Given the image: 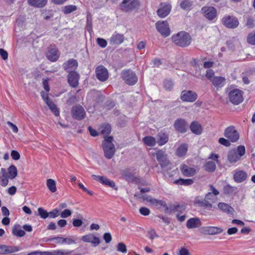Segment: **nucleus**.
I'll return each mask as SVG.
<instances>
[{"label":"nucleus","mask_w":255,"mask_h":255,"mask_svg":"<svg viewBox=\"0 0 255 255\" xmlns=\"http://www.w3.org/2000/svg\"><path fill=\"white\" fill-rule=\"evenodd\" d=\"M172 41L178 46L185 47L190 44L191 37L185 31H180L172 36Z\"/></svg>","instance_id":"f257e3e1"},{"label":"nucleus","mask_w":255,"mask_h":255,"mask_svg":"<svg viewBox=\"0 0 255 255\" xmlns=\"http://www.w3.org/2000/svg\"><path fill=\"white\" fill-rule=\"evenodd\" d=\"M246 149L244 145H239L236 148L230 150L227 155V159L231 163H235L240 161L245 154Z\"/></svg>","instance_id":"f03ea898"},{"label":"nucleus","mask_w":255,"mask_h":255,"mask_svg":"<svg viewBox=\"0 0 255 255\" xmlns=\"http://www.w3.org/2000/svg\"><path fill=\"white\" fill-rule=\"evenodd\" d=\"M113 137L109 136L105 137L103 142V149L105 156L109 159L114 156L116 152L115 146L113 143Z\"/></svg>","instance_id":"7ed1b4c3"},{"label":"nucleus","mask_w":255,"mask_h":255,"mask_svg":"<svg viewBox=\"0 0 255 255\" xmlns=\"http://www.w3.org/2000/svg\"><path fill=\"white\" fill-rule=\"evenodd\" d=\"M243 92L241 90L236 89L230 91L228 94L229 100L234 105H239L243 101Z\"/></svg>","instance_id":"20e7f679"},{"label":"nucleus","mask_w":255,"mask_h":255,"mask_svg":"<svg viewBox=\"0 0 255 255\" xmlns=\"http://www.w3.org/2000/svg\"><path fill=\"white\" fill-rule=\"evenodd\" d=\"M121 74L123 80L129 85H133L137 81L136 74L130 69L123 71Z\"/></svg>","instance_id":"39448f33"},{"label":"nucleus","mask_w":255,"mask_h":255,"mask_svg":"<svg viewBox=\"0 0 255 255\" xmlns=\"http://www.w3.org/2000/svg\"><path fill=\"white\" fill-rule=\"evenodd\" d=\"M73 251H65L63 250H55L52 252L37 251L31 252L27 255H80V254H72Z\"/></svg>","instance_id":"423d86ee"},{"label":"nucleus","mask_w":255,"mask_h":255,"mask_svg":"<svg viewBox=\"0 0 255 255\" xmlns=\"http://www.w3.org/2000/svg\"><path fill=\"white\" fill-rule=\"evenodd\" d=\"M221 22L226 27L231 29H235L239 25L238 18L233 15H225L222 18Z\"/></svg>","instance_id":"0eeeda50"},{"label":"nucleus","mask_w":255,"mask_h":255,"mask_svg":"<svg viewBox=\"0 0 255 255\" xmlns=\"http://www.w3.org/2000/svg\"><path fill=\"white\" fill-rule=\"evenodd\" d=\"M139 5L138 0H124L121 4V9L123 11L127 12L138 8Z\"/></svg>","instance_id":"6e6552de"},{"label":"nucleus","mask_w":255,"mask_h":255,"mask_svg":"<svg viewBox=\"0 0 255 255\" xmlns=\"http://www.w3.org/2000/svg\"><path fill=\"white\" fill-rule=\"evenodd\" d=\"M71 113L72 117L77 120H81L84 119L86 116V112L84 108L80 105L73 106Z\"/></svg>","instance_id":"1a4fd4ad"},{"label":"nucleus","mask_w":255,"mask_h":255,"mask_svg":"<svg viewBox=\"0 0 255 255\" xmlns=\"http://www.w3.org/2000/svg\"><path fill=\"white\" fill-rule=\"evenodd\" d=\"M224 136L232 142L237 141L239 138V134L234 126L228 127L225 129Z\"/></svg>","instance_id":"9d476101"},{"label":"nucleus","mask_w":255,"mask_h":255,"mask_svg":"<svg viewBox=\"0 0 255 255\" xmlns=\"http://www.w3.org/2000/svg\"><path fill=\"white\" fill-rule=\"evenodd\" d=\"M201 12L204 16L209 20H213L217 15L216 9L213 6H203L201 8Z\"/></svg>","instance_id":"9b49d317"},{"label":"nucleus","mask_w":255,"mask_h":255,"mask_svg":"<svg viewBox=\"0 0 255 255\" xmlns=\"http://www.w3.org/2000/svg\"><path fill=\"white\" fill-rule=\"evenodd\" d=\"M156 27L157 31L163 36L167 37L169 35L170 30L168 22L166 21H158L156 23Z\"/></svg>","instance_id":"f8f14e48"},{"label":"nucleus","mask_w":255,"mask_h":255,"mask_svg":"<svg viewBox=\"0 0 255 255\" xmlns=\"http://www.w3.org/2000/svg\"><path fill=\"white\" fill-rule=\"evenodd\" d=\"M171 5L168 2H162L157 10V14L160 18L167 16L171 11Z\"/></svg>","instance_id":"ddd939ff"},{"label":"nucleus","mask_w":255,"mask_h":255,"mask_svg":"<svg viewBox=\"0 0 255 255\" xmlns=\"http://www.w3.org/2000/svg\"><path fill=\"white\" fill-rule=\"evenodd\" d=\"M196 92L191 90L183 91L180 95V99L183 102H193L197 99Z\"/></svg>","instance_id":"4468645a"},{"label":"nucleus","mask_w":255,"mask_h":255,"mask_svg":"<svg viewBox=\"0 0 255 255\" xmlns=\"http://www.w3.org/2000/svg\"><path fill=\"white\" fill-rule=\"evenodd\" d=\"M154 155L156 156V159L162 168H165L169 164L170 162L167 159V155L163 150H158Z\"/></svg>","instance_id":"2eb2a0df"},{"label":"nucleus","mask_w":255,"mask_h":255,"mask_svg":"<svg viewBox=\"0 0 255 255\" xmlns=\"http://www.w3.org/2000/svg\"><path fill=\"white\" fill-rule=\"evenodd\" d=\"M180 169L183 176L188 177L194 176L198 171L197 168L190 167L185 164H181Z\"/></svg>","instance_id":"dca6fc26"},{"label":"nucleus","mask_w":255,"mask_h":255,"mask_svg":"<svg viewBox=\"0 0 255 255\" xmlns=\"http://www.w3.org/2000/svg\"><path fill=\"white\" fill-rule=\"evenodd\" d=\"M174 127L178 132L181 133H185L187 130L188 123L184 119H178L174 122Z\"/></svg>","instance_id":"f3484780"},{"label":"nucleus","mask_w":255,"mask_h":255,"mask_svg":"<svg viewBox=\"0 0 255 255\" xmlns=\"http://www.w3.org/2000/svg\"><path fill=\"white\" fill-rule=\"evenodd\" d=\"M96 74L97 79L102 81H106L109 77L107 69L103 65L98 66L96 69Z\"/></svg>","instance_id":"a211bd4d"},{"label":"nucleus","mask_w":255,"mask_h":255,"mask_svg":"<svg viewBox=\"0 0 255 255\" xmlns=\"http://www.w3.org/2000/svg\"><path fill=\"white\" fill-rule=\"evenodd\" d=\"M79 75L75 71H70L67 76L68 83L70 86L77 88L79 85Z\"/></svg>","instance_id":"6ab92c4d"},{"label":"nucleus","mask_w":255,"mask_h":255,"mask_svg":"<svg viewBox=\"0 0 255 255\" xmlns=\"http://www.w3.org/2000/svg\"><path fill=\"white\" fill-rule=\"evenodd\" d=\"M185 209L186 207L185 205L170 204L168 206V208H166V209H164V212L169 214L174 212L182 213L185 210Z\"/></svg>","instance_id":"aec40b11"},{"label":"nucleus","mask_w":255,"mask_h":255,"mask_svg":"<svg viewBox=\"0 0 255 255\" xmlns=\"http://www.w3.org/2000/svg\"><path fill=\"white\" fill-rule=\"evenodd\" d=\"M124 35L115 32L109 39V43L112 45H119L124 41Z\"/></svg>","instance_id":"412c9836"},{"label":"nucleus","mask_w":255,"mask_h":255,"mask_svg":"<svg viewBox=\"0 0 255 255\" xmlns=\"http://www.w3.org/2000/svg\"><path fill=\"white\" fill-rule=\"evenodd\" d=\"M92 177L94 180L98 181L103 184L109 187L114 188L116 185L114 181L109 179L105 176L93 174L92 175Z\"/></svg>","instance_id":"4be33fe9"},{"label":"nucleus","mask_w":255,"mask_h":255,"mask_svg":"<svg viewBox=\"0 0 255 255\" xmlns=\"http://www.w3.org/2000/svg\"><path fill=\"white\" fill-rule=\"evenodd\" d=\"M201 226V222L199 218H191L188 219L186 222V227L188 229L199 228Z\"/></svg>","instance_id":"5701e85b"},{"label":"nucleus","mask_w":255,"mask_h":255,"mask_svg":"<svg viewBox=\"0 0 255 255\" xmlns=\"http://www.w3.org/2000/svg\"><path fill=\"white\" fill-rule=\"evenodd\" d=\"M247 178V173L242 170H236L234 175V180L238 183L243 182Z\"/></svg>","instance_id":"b1692460"},{"label":"nucleus","mask_w":255,"mask_h":255,"mask_svg":"<svg viewBox=\"0 0 255 255\" xmlns=\"http://www.w3.org/2000/svg\"><path fill=\"white\" fill-rule=\"evenodd\" d=\"M168 134L163 131H161L157 134V143L161 146L166 143L168 141Z\"/></svg>","instance_id":"393cba45"},{"label":"nucleus","mask_w":255,"mask_h":255,"mask_svg":"<svg viewBox=\"0 0 255 255\" xmlns=\"http://www.w3.org/2000/svg\"><path fill=\"white\" fill-rule=\"evenodd\" d=\"M121 174L124 178L128 182H133L135 181V177L134 174L130 172L128 169L122 170Z\"/></svg>","instance_id":"a878e982"},{"label":"nucleus","mask_w":255,"mask_h":255,"mask_svg":"<svg viewBox=\"0 0 255 255\" xmlns=\"http://www.w3.org/2000/svg\"><path fill=\"white\" fill-rule=\"evenodd\" d=\"M204 232L208 235H216L222 233L223 230L219 227L209 226L204 228Z\"/></svg>","instance_id":"bb28decb"},{"label":"nucleus","mask_w":255,"mask_h":255,"mask_svg":"<svg viewBox=\"0 0 255 255\" xmlns=\"http://www.w3.org/2000/svg\"><path fill=\"white\" fill-rule=\"evenodd\" d=\"M63 66L65 70L68 71L70 72V70L72 71V70H75L77 68L78 62L75 59H70L67 62L64 63Z\"/></svg>","instance_id":"cd10ccee"},{"label":"nucleus","mask_w":255,"mask_h":255,"mask_svg":"<svg viewBox=\"0 0 255 255\" xmlns=\"http://www.w3.org/2000/svg\"><path fill=\"white\" fill-rule=\"evenodd\" d=\"M46 57L51 61H56L59 57L57 49L55 48H50L47 53Z\"/></svg>","instance_id":"c85d7f7f"},{"label":"nucleus","mask_w":255,"mask_h":255,"mask_svg":"<svg viewBox=\"0 0 255 255\" xmlns=\"http://www.w3.org/2000/svg\"><path fill=\"white\" fill-rule=\"evenodd\" d=\"M48 0H27L29 5L37 8H42L46 5Z\"/></svg>","instance_id":"c756f323"},{"label":"nucleus","mask_w":255,"mask_h":255,"mask_svg":"<svg viewBox=\"0 0 255 255\" xmlns=\"http://www.w3.org/2000/svg\"><path fill=\"white\" fill-rule=\"evenodd\" d=\"M218 207L223 212L228 214H233L235 211L231 206L225 203H219Z\"/></svg>","instance_id":"7c9ffc66"},{"label":"nucleus","mask_w":255,"mask_h":255,"mask_svg":"<svg viewBox=\"0 0 255 255\" xmlns=\"http://www.w3.org/2000/svg\"><path fill=\"white\" fill-rule=\"evenodd\" d=\"M190 128L193 133L197 135L200 134L202 130L201 126L197 122H193L191 124Z\"/></svg>","instance_id":"2f4dec72"},{"label":"nucleus","mask_w":255,"mask_h":255,"mask_svg":"<svg viewBox=\"0 0 255 255\" xmlns=\"http://www.w3.org/2000/svg\"><path fill=\"white\" fill-rule=\"evenodd\" d=\"M12 233L18 237H22L25 235V231L20 229V226L19 224L14 225L12 229Z\"/></svg>","instance_id":"473e14b6"},{"label":"nucleus","mask_w":255,"mask_h":255,"mask_svg":"<svg viewBox=\"0 0 255 255\" xmlns=\"http://www.w3.org/2000/svg\"><path fill=\"white\" fill-rule=\"evenodd\" d=\"M187 150L188 144L186 143H183L177 148L176 154L178 157H182L186 154Z\"/></svg>","instance_id":"72a5a7b5"},{"label":"nucleus","mask_w":255,"mask_h":255,"mask_svg":"<svg viewBox=\"0 0 255 255\" xmlns=\"http://www.w3.org/2000/svg\"><path fill=\"white\" fill-rule=\"evenodd\" d=\"M211 82L214 86L221 87L225 84V79L222 77H214Z\"/></svg>","instance_id":"f704fd0d"},{"label":"nucleus","mask_w":255,"mask_h":255,"mask_svg":"<svg viewBox=\"0 0 255 255\" xmlns=\"http://www.w3.org/2000/svg\"><path fill=\"white\" fill-rule=\"evenodd\" d=\"M193 4V2L190 0H183L180 4V7L185 10H190L191 9Z\"/></svg>","instance_id":"c9c22d12"},{"label":"nucleus","mask_w":255,"mask_h":255,"mask_svg":"<svg viewBox=\"0 0 255 255\" xmlns=\"http://www.w3.org/2000/svg\"><path fill=\"white\" fill-rule=\"evenodd\" d=\"M77 9V7L75 5H67L62 7V12L65 14H68L71 13Z\"/></svg>","instance_id":"e433bc0d"},{"label":"nucleus","mask_w":255,"mask_h":255,"mask_svg":"<svg viewBox=\"0 0 255 255\" xmlns=\"http://www.w3.org/2000/svg\"><path fill=\"white\" fill-rule=\"evenodd\" d=\"M193 182L194 181L192 179L179 178L176 180L174 183L176 184L188 186L192 184Z\"/></svg>","instance_id":"4c0bfd02"},{"label":"nucleus","mask_w":255,"mask_h":255,"mask_svg":"<svg viewBox=\"0 0 255 255\" xmlns=\"http://www.w3.org/2000/svg\"><path fill=\"white\" fill-rule=\"evenodd\" d=\"M142 140L145 144L149 146H153L156 143L155 138L151 136L143 137Z\"/></svg>","instance_id":"58836bf2"},{"label":"nucleus","mask_w":255,"mask_h":255,"mask_svg":"<svg viewBox=\"0 0 255 255\" xmlns=\"http://www.w3.org/2000/svg\"><path fill=\"white\" fill-rule=\"evenodd\" d=\"M46 185L48 189L53 193L56 191V186L55 181L52 179H48L46 181Z\"/></svg>","instance_id":"ea45409f"},{"label":"nucleus","mask_w":255,"mask_h":255,"mask_svg":"<svg viewBox=\"0 0 255 255\" xmlns=\"http://www.w3.org/2000/svg\"><path fill=\"white\" fill-rule=\"evenodd\" d=\"M46 104L55 116L57 117L59 116V111L55 104H54L51 100L46 102Z\"/></svg>","instance_id":"a19ab883"},{"label":"nucleus","mask_w":255,"mask_h":255,"mask_svg":"<svg viewBox=\"0 0 255 255\" xmlns=\"http://www.w3.org/2000/svg\"><path fill=\"white\" fill-rule=\"evenodd\" d=\"M205 169L208 172H213L215 170L216 166L214 162L209 161L205 164Z\"/></svg>","instance_id":"79ce46f5"},{"label":"nucleus","mask_w":255,"mask_h":255,"mask_svg":"<svg viewBox=\"0 0 255 255\" xmlns=\"http://www.w3.org/2000/svg\"><path fill=\"white\" fill-rule=\"evenodd\" d=\"M5 254H11L17 252L20 250V248L18 246H10L5 245Z\"/></svg>","instance_id":"37998d69"},{"label":"nucleus","mask_w":255,"mask_h":255,"mask_svg":"<svg viewBox=\"0 0 255 255\" xmlns=\"http://www.w3.org/2000/svg\"><path fill=\"white\" fill-rule=\"evenodd\" d=\"M8 172L11 179L14 178L17 175V168L13 165H11L8 167Z\"/></svg>","instance_id":"c03bdc74"},{"label":"nucleus","mask_w":255,"mask_h":255,"mask_svg":"<svg viewBox=\"0 0 255 255\" xmlns=\"http://www.w3.org/2000/svg\"><path fill=\"white\" fill-rule=\"evenodd\" d=\"M197 203L201 207H203L207 209H211L213 207L212 204L206 199H205L204 200H199L198 201Z\"/></svg>","instance_id":"a18cd8bd"},{"label":"nucleus","mask_w":255,"mask_h":255,"mask_svg":"<svg viewBox=\"0 0 255 255\" xmlns=\"http://www.w3.org/2000/svg\"><path fill=\"white\" fill-rule=\"evenodd\" d=\"M38 215L40 216L41 218L45 219L49 217L48 212L46 210H44L43 208L39 207L37 209Z\"/></svg>","instance_id":"49530a36"},{"label":"nucleus","mask_w":255,"mask_h":255,"mask_svg":"<svg viewBox=\"0 0 255 255\" xmlns=\"http://www.w3.org/2000/svg\"><path fill=\"white\" fill-rule=\"evenodd\" d=\"M111 131V128L110 125L107 124L102 126L101 129V133L103 134L108 135Z\"/></svg>","instance_id":"de8ad7c7"},{"label":"nucleus","mask_w":255,"mask_h":255,"mask_svg":"<svg viewBox=\"0 0 255 255\" xmlns=\"http://www.w3.org/2000/svg\"><path fill=\"white\" fill-rule=\"evenodd\" d=\"M247 42L251 45H255V32H251L248 34Z\"/></svg>","instance_id":"09e8293b"},{"label":"nucleus","mask_w":255,"mask_h":255,"mask_svg":"<svg viewBox=\"0 0 255 255\" xmlns=\"http://www.w3.org/2000/svg\"><path fill=\"white\" fill-rule=\"evenodd\" d=\"M49 217L50 218H55L60 215V210L58 208H55L48 212Z\"/></svg>","instance_id":"8fccbe9b"},{"label":"nucleus","mask_w":255,"mask_h":255,"mask_svg":"<svg viewBox=\"0 0 255 255\" xmlns=\"http://www.w3.org/2000/svg\"><path fill=\"white\" fill-rule=\"evenodd\" d=\"M224 193L225 194H232L234 191V187L230 185H227L224 186L223 189Z\"/></svg>","instance_id":"3c124183"},{"label":"nucleus","mask_w":255,"mask_h":255,"mask_svg":"<svg viewBox=\"0 0 255 255\" xmlns=\"http://www.w3.org/2000/svg\"><path fill=\"white\" fill-rule=\"evenodd\" d=\"M164 88L167 90H170L173 88V83L170 80H165L163 82Z\"/></svg>","instance_id":"603ef678"},{"label":"nucleus","mask_w":255,"mask_h":255,"mask_svg":"<svg viewBox=\"0 0 255 255\" xmlns=\"http://www.w3.org/2000/svg\"><path fill=\"white\" fill-rule=\"evenodd\" d=\"M117 251L123 253H126L127 252V247L123 243H119L117 245Z\"/></svg>","instance_id":"864d4df0"},{"label":"nucleus","mask_w":255,"mask_h":255,"mask_svg":"<svg viewBox=\"0 0 255 255\" xmlns=\"http://www.w3.org/2000/svg\"><path fill=\"white\" fill-rule=\"evenodd\" d=\"M246 26L250 28H253L255 26V20L250 16L247 17Z\"/></svg>","instance_id":"5fc2aeb1"},{"label":"nucleus","mask_w":255,"mask_h":255,"mask_svg":"<svg viewBox=\"0 0 255 255\" xmlns=\"http://www.w3.org/2000/svg\"><path fill=\"white\" fill-rule=\"evenodd\" d=\"M205 199L209 201H211L212 203H215L217 200V197L211 192H209L206 195Z\"/></svg>","instance_id":"6e6d98bb"},{"label":"nucleus","mask_w":255,"mask_h":255,"mask_svg":"<svg viewBox=\"0 0 255 255\" xmlns=\"http://www.w3.org/2000/svg\"><path fill=\"white\" fill-rule=\"evenodd\" d=\"M96 41L97 44L103 48H105L107 45V42L105 39L97 38Z\"/></svg>","instance_id":"4d7b16f0"},{"label":"nucleus","mask_w":255,"mask_h":255,"mask_svg":"<svg viewBox=\"0 0 255 255\" xmlns=\"http://www.w3.org/2000/svg\"><path fill=\"white\" fill-rule=\"evenodd\" d=\"M72 214V212L69 209H65L60 214V216L62 218H66L70 217Z\"/></svg>","instance_id":"13d9d810"},{"label":"nucleus","mask_w":255,"mask_h":255,"mask_svg":"<svg viewBox=\"0 0 255 255\" xmlns=\"http://www.w3.org/2000/svg\"><path fill=\"white\" fill-rule=\"evenodd\" d=\"M154 205L157 206L158 208H161L163 207L165 208L164 209H166V208H168V206H167L166 203L165 201L162 200H158L156 199V202H155Z\"/></svg>","instance_id":"bf43d9fd"},{"label":"nucleus","mask_w":255,"mask_h":255,"mask_svg":"<svg viewBox=\"0 0 255 255\" xmlns=\"http://www.w3.org/2000/svg\"><path fill=\"white\" fill-rule=\"evenodd\" d=\"M93 238V234H89L85 236H83L82 237V240L84 242L87 243H92V240Z\"/></svg>","instance_id":"052dcab7"},{"label":"nucleus","mask_w":255,"mask_h":255,"mask_svg":"<svg viewBox=\"0 0 255 255\" xmlns=\"http://www.w3.org/2000/svg\"><path fill=\"white\" fill-rule=\"evenodd\" d=\"M86 28L90 32L92 30V20L91 17L89 16H87V17Z\"/></svg>","instance_id":"680f3d73"},{"label":"nucleus","mask_w":255,"mask_h":255,"mask_svg":"<svg viewBox=\"0 0 255 255\" xmlns=\"http://www.w3.org/2000/svg\"><path fill=\"white\" fill-rule=\"evenodd\" d=\"M230 141L229 139L221 137L219 139V142L225 146L229 147L231 145Z\"/></svg>","instance_id":"e2e57ef3"},{"label":"nucleus","mask_w":255,"mask_h":255,"mask_svg":"<svg viewBox=\"0 0 255 255\" xmlns=\"http://www.w3.org/2000/svg\"><path fill=\"white\" fill-rule=\"evenodd\" d=\"M177 255H191L189 251L184 247H182L177 253Z\"/></svg>","instance_id":"0e129e2a"},{"label":"nucleus","mask_w":255,"mask_h":255,"mask_svg":"<svg viewBox=\"0 0 255 255\" xmlns=\"http://www.w3.org/2000/svg\"><path fill=\"white\" fill-rule=\"evenodd\" d=\"M1 185L3 187H5L8 183V179L7 176H0Z\"/></svg>","instance_id":"69168bd1"},{"label":"nucleus","mask_w":255,"mask_h":255,"mask_svg":"<svg viewBox=\"0 0 255 255\" xmlns=\"http://www.w3.org/2000/svg\"><path fill=\"white\" fill-rule=\"evenodd\" d=\"M139 211L141 215L144 216H147L150 214V210L146 207H141Z\"/></svg>","instance_id":"338daca9"},{"label":"nucleus","mask_w":255,"mask_h":255,"mask_svg":"<svg viewBox=\"0 0 255 255\" xmlns=\"http://www.w3.org/2000/svg\"><path fill=\"white\" fill-rule=\"evenodd\" d=\"M103 239L107 244H109L112 241V238L110 233H106L103 235Z\"/></svg>","instance_id":"774afa93"}]
</instances>
